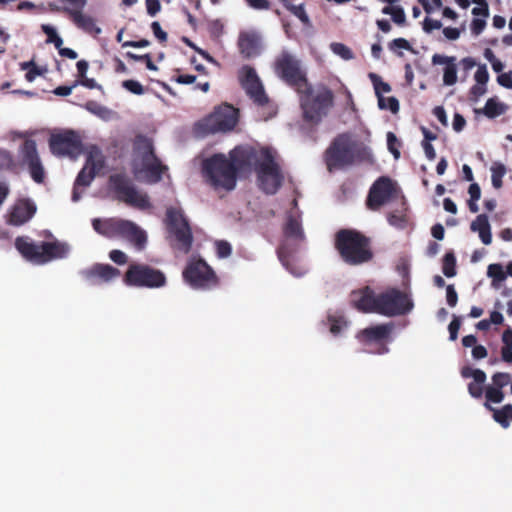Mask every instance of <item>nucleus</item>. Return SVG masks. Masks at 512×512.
<instances>
[{"label": "nucleus", "mask_w": 512, "mask_h": 512, "mask_svg": "<svg viewBox=\"0 0 512 512\" xmlns=\"http://www.w3.org/2000/svg\"><path fill=\"white\" fill-rule=\"evenodd\" d=\"M256 155L255 149L244 147L231 150L229 158L224 154H214L203 161V175L214 189L231 191L236 186L237 175L251 170Z\"/></svg>", "instance_id": "obj_1"}, {"label": "nucleus", "mask_w": 512, "mask_h": 512, "mask_svg": "<svg viewBox=\"0 0 512 512\" xmlns=\"http://www.w3.org/2000/svg\"><path fill=\"white\" fill-rule=\"evenodd\" d=\"M327 169L342 170L362 162H371L372 153L363 142L354 138L351 133L338 134L324 153Z\"/></svg>", "instance_id": "obj_2"}, {"label": "nucleus", "mask_w": 512, "mask_h": 512, "mask_svg": "<svg viewBox=\"0 0 512 512\" xmlns=\"http://www.w3.org/2000/svg\"><path fill=\"white\" fill-rule=\"evenodd\" d=\"M334 247L341 260L350 266L368 263L374 257L371 238L356 229L338 230L334 236Z\"/></svg>", "instance_id": "obj_3"}, {"label": "nucleus", "mask_w": 512, "mask_h": 512, "mask_svg": "<svg viewBox=\"0 0 512 512\" xmlns=\"http://www.w3.org/2000/svg\"><path fill=\"white\" fill-rule=\"evenodd\" d=\"M300 107L303 119L311 124H318L334 104V94L330 88L320 84L313 87L309 82L301 92Z\"/></svg>", "instance_id": "obj_4"}, {"label": "nucleus", "mask_w": 512, "mask_h": 512, "mask_svg": "<svg viewBox=\"0 0 512 512\" xmlns=\"http://www.w3.org/2000/svg\"><path fill=\"white\" fill-rule=\"evenodd\" d=\"M15 247L23 258L37 265L65 258L70 251L69 245L65 242L54 240L36 244L30 241L28 237H17Z\"/></svg>", "instance_id": "obj_5"}, {"label": "nucleus", "mask_w": 512, "mask_h": 512, "mask_svg": "<svg viewBox=\"0 0 512 512\" xmlns=\"http://www.w3.org/2000/svg\"><path fill=\"white\" fill-rule=\"evenodd\" d=\"M93 229L106 238H125L138 250H142L147 242L144 230L134 222L119 218H95L92 220Z\"/></svg>", "instance_id": "obj_6"}, {"label": "nucleus", "mask_w": 512, "mask_h": 512, "mask_svg": "<svg viewBox=\"0 0 512 512\" xmlns=\"http://www.w3.org/2000/svg\"><path fill=\"white\" fill-rule=\"evenodd\" d=\"M260 154L261 160L257 154L253 164L256 166L259 188L267 195H274L281 188L284 176L269 149H262Z\"/></svg>", "instance_id": "obj_7"}, {"label": "nucleus", "mask_w": 512, "mask_h": 512, "mask_svg": "<svg viewBox=\"0 0 512 512\" xmlns=\"http://www.w3.org/2000/svg\"><path fill=\"white\" fill-rule=\"evenodd\" d=\"M9 158L8 168L14 170L16 166L28 170L34 182L42 184L45 180V169L37 149V143L31 138H25L20 144L17 151V162H14L11 155L7 153Z\"/></svg>", "instance_id": "obj_8"}, {"label": "nucleus", "mask_w": 512, "mask_h": 512, "mask_svg": "<svg viewBox=\"0 0 512 512\" xmlns=\"http://www.w3.org/2000/svg\"><path fill=\"white\" fill-rule=\"evenodd\" d=\"M276 75L296 92H301L307 85L306 71L301 61L289 51L283 50L275 59Z\"/></svg>", "instance_id": "obj_9"}, {"label": "nucleus", "mask_w": 512, "mask_h": 512, "mask_svg": "<svg viewBox=\"0 0 512 512\" xmlns=\"http://www.w3.org/2000/svg\"><path fill=\"white\" fill-rule=\"evenodd\" d=\"M165 224L168 233L174 237L178 250L187 254L193 243V234L188 220L181 209L169 207L166 210Z\"/></svg>", "instance_id": "obj_10"}, {"label": "nucleus", "mask_w": 512, "mask_h": 512, "mask_svg": "<svg viewBox=\"0 0 512 512\" xmlns=\"http://www.w3.org/2000/svg\"><path fill=\"white\" fill-rule=\"evenodd\" d=\"M414 307L407 293L390 288L377 294V314L394 317L408 314Z\"/></svg>", "instance_id": "obj_11"}, {"label": "nucleus", "mask_w": 512, "mask_h": 512, "mask_svg": "<svg viewBox=\"0 0 512 512\" xmlns=\"http://www.w3.org/2000/svg\"><path fill=\"white\" fill-rule=\"evenodd\" d=\"M393 330V323L377 324L360 330L356 338L370 353L385 354L389 351Z\"/></svg>", "instance_id": "obj_12"}, {"label": "nucleus", "mask_w": 512, "mask_h": 512, "mask_svg": "<svg viewBox=\"0 0 512 512\" xmlns=\"http://www.w3.org/2000/svg\"><path fill=\"white\" fill-rule=\"evenodd\" d=\"M124 282L134 287L160 288L165 286L166 276L147 264L132 263L125 272Z\"/></svg>", "instance_id": "obj_13"}, {"label": "nucleus", "mask_w": 512, "mask_h": 512, "mask_svg": "<svg viewBox=\"0 0 512 512\" xmlns=\"http://www.w3.org/2000/svg\"><path fill=\"white\" fill-rule=\"evenodd\" d=\"M184 280L194 289L209 290L219 285V278L203 259L190 260L184 271Z\"/></svg>", "instance_id": "obj_14"}, {"label": "nucleus", "mask_w": 512, "mask_h": 512, "mask_svg": "<svg viewBox=\"0 0 512 512\" xmlns=\"http://www.w3.org/2000/svg\"><path fill=\"white\" fill-rule=\"evenodd\" d=\"M238 122V110L232 105L223 104L207 116L202 123L207 133L227 132L232 130Z\"/></svg>", "instance_id": "obj_15"}, {"label": "nucleus", "mask_w": 512, "mask_h": 512, "mask_svg": "<svg viewBox=\"0 0 512 512\" xmlns=\"http://www.w3.org/2000/svg\"><path fill=\"white\" fill-rule=\"evenodd\" d=\"M49 147L53 155L68 156L71 159H77L83 152L82 141L72 130L51 135Z\"/></svg>", "instance_id": "obj_16"}, {"label": "nucleus", "mask_w": 512, "mask_h": 512, "mask_svg": "<svg viewBox=\"0 0 512 512\" xmlns=\"http://www.w3.org/2000/svg\"><path fill=\"white\" fill-rule=\"evenodd\" d=\"M109 183L118 194L120 201L141 209L149 207L148 196L146 194H140L135 187L130 184L129 179L124 174L111 175L109 177Z\"/></svg>", "instance_id": "obj_17"}, {"label": "nucleus", "mask_w": 512, "mask_h": 512, "mask_svg": "<svg viewBox=\"0 0 512 512\" xmlns=\"http://www.w3.org/2000/svg\"><path fill=\"white\" fill-rule=\"evenodd\" d=\"M238 80L247 96L258 106H265L269 98L264 86L252 66L244 65L238 71Z\"/></svg>", "instance_id": "obj_18"}, {"label": "nucleus", "mask_w": 512, "mask_h": 512, "mask_svg": "<svg viewBox=\"0 0 512 512\" xmlns=\"http://www.w3.org/2000/svg\"><path fill=\"white\" fill-rule=\"evenodd\" d=\"M395 193V183L389 177L381 176L370 187L366 205L370 210H379L392 199Z\"/></svg>", "instance_id": "obj_19"}, {"label": "nucleus", "mask_w": 512, "mask_h": 512, "mask_svg": "<svg viewBox=\"0 0 512 512\" xmlns=\"http://www.w3.org/2000/svg\"><path fill=\"white\" fill-rule=\"evenodd\" d=\"M37 207L28 199H18L10 208L7 222L13 226H21L27 223L35 215Z\"/></svg>", "instance_id": "obj_20"}, {"label": "nucleus", "mask_w": 512, "mask_h": 512, "mask_svg": "<svg viewBox=\"0 0 512 512\" xmlns=\"http://www.w3.org/2000/svg\"><path fill=\"white\" fill-rule=\"evenodd\" d=\"M350 303L363 313H377V295L369 287L353 290L350 294Z\"/></svg>", "instance_id": "obj_21"}, {"label": "nucleus", "mask_w": 512, "mask_h": 512, "mask_svg": "<svg viewBox=\"0 0 512 512\" xmlns=\"http://www.w3.org/2000/svg\"><path fill=\"white\" fill-rule=\"evenodd\" d=\"M119 274L120 271L109 264H95L81 272L82 277L91 285L109 282Z\"/></svg>", "instance_id": "obj_22"}, {"label": "nucleus", "mask_w": 512, "mask_h": 512, "mask_svg": "<svg viewBox=\"0 0 512 512\" xmlns=\"http://www.w3.org/2000/svg\"><path fill=\"white\" fill-rule=\"evenodd\" d=\"M142 166L141 170L134 169V175L139 178L140 173L144 172L145 181L149 184L158 183L162 179V174L167 170V166L163 165L156 155L143 159Z\"/></svg>", "instance_id": "obj_23"}, {"label": "nucleus", "mask_w": 512, "mask_h": 512, "mask_svg": "<svg viewBox=\"0 0 512 512\" xmlns=\"http://www.w3.org/2000/svg\"><path fill=\"white\" fill-rule=\"evenodd\" d=\"M511 376L506 372H496L492 376V385L486 387L485 397L488 402L499 404L504 400L503 388L510 383Z\"/></svg>", "instance_id": "obj_24"}, {"label": "nucleus", "mask_w": 512, "mask_h": 512, "mask_svg": "<svg viewBox=\"0 0 512 512\" xmlns=\"http://www.w3.org/2000/svg\"><path fill=\"white\" fill-rule=\"evenodd\" d=\"M238 49L245 59L258 56L261 51L260 36L254 32H242L238 38Z\"/></svg>", "instance_id": "obj_25"}, {"label": "nucleus", "mask_w": 512, "mask_h": 512, "mask_svg": "<svg viewBox=\"0 0 512 512\" xmlns=\"http://www.w3.org/2000/svg\"><path fill=\"white\" fill-rule=\"evenodd\" d=\"M433 65H445L443 69V83L446 86H452L457 82V64L455 56H446L434 54L432 56Z\"/></svg>", "instance_id": "obj_26"}, {"label": "nucleus", "mask_w": 512, "mask_h": 512, "mask_svg": "<svg viewBox=\"0 0 512 512\" xmlns=\"http://www.w3.org/2000/svg\"><path fill=\"white\" fill-rule=\"evenodd\" d=\"M84 165L97 175L104 170L106 158L98 146L91 145L89 147Z\"/></svg>", "instance_id": "obj_27"}, {"label": "nucleus", "mask_w": 512, "mask_h": 512, "mask_svg": "<svg viewBox=\"0 0 512 512\" xmlns=\"http://www.w3.org/2000/svg\"><path fill=\"white\" fill-rule=\"evenodd\" d=\"M283 233L287 238H293L299 241H303L305 239L300 215L290 213L287 216L286 223L283 227Z\"/></svg>", "instance_id": "obj_28"}, {"label": "nucleus", "mask_w": 512, "mask_h": 512, "mask_svg": "<svg viewBox=\"0 0 512 512\" xmlns=\"http://www.w3.org/2000/svg\"><path fill=\"white\" fill-rule=\"evenodd\" d=\"M470 229L473 232H478L479 238L482 243L489 245L492 242L491 227L486 214H480L472 221Z\"/></svg>", "instance_id": "obj_29"}, {"label": "nucleus", "mask_w": 512, "mask_h": 512, "mask_svg": "<svg viewBox=\"0 0 512 512\" xmlns=\"http://www.w3.org/2000/svg\"><path fill=\"white\" fill-rule=\"evenodd\" d=\"M134 152L139 155L141 162L143 159L155 156L153 142L144 135H137L133 143Z\"/></svg>", "instance_id": "obj_30"}, {"label": "nucleus", "mask_w": 512, "mask_h": 512, "mask_svg": "<svg viewBox=\"0 0 512 512\" xmlns=\"http://www.w3.org/2000/svg\"><path fill=\"white\" fill-rule=\"evenodd\" d=\"M491 402L484 403V407L493 412V419L499 423L503 428H508L510 426V421H512V405L506 404L501 409H495L491 406Z\"/></svg>", "instance_id": "obj_31"}, {"label": "nucleus", "mask_w": 512, "mask_h": 512, "mask_svg": "<svg viewBox=\"0 0 512 512\" xmlns=\"http://www.w3.org/2000/svg\"><path fill=\"white\" fill-rule=\"evenodd\" d=\"M507 110V105L499 102L495 98H489L482 110H476L477 113H483L486 117L493 119L502 114Z\"/></svg>", "instance_id": "obj_32"}, {"label": "nucleus", "mask_w": 512, "mask_h": 512, "mask_svg": "<svg viewBox=\"0 0 512 512\" xmlns=\"http://www.w3.org/2000/svg\"><path fill=\"white\" fill-rule=\"evenodd\" d=\"M370 78L374 85L375 94L378 98V106L379 108H383L385 106L386 97L383 96V93H388L391 91V86L382 81L381 78L374 74H370Z\"/></svg>", "instance_id": "obj_33"}, {"label": "nucleus", "mask_w": 512, "mask_h": 512, "mask_svg": "<svg viewBox=\"0 0 512 512\" xmlns=\"http://www.w3.org/2000/svg\"><path fill=\"white\" fill-rule=\"evenodd\" d=\"M68 16L79 28L86 31H92L96 27L93 18L83 14V9L74 10Z\"/></svg>", "instance_id": "obj_34"}, {"label": "nucleus", "mask_w": 512, "mask_h": 512, "mask_svg": "<svg viewBox=\"0 0 512 512\" xmlns=\"http://www.w3.org/2000/svg\"><path fill=\"white\" fill-rule=\"evenodd\" d=\"M281 4L287 9L291 14L297 17L303 24L309 23V17L305 11L304 5H294L290 0H279Z\"/></svg>", "instance_id": "obj_35"}, {"label": "nucleus", "mask_w": 512, "mask_h": 512, "mask_svg": "<svg viewBox=\"0 0 512 512\" xmlns=\"http://www.w3.org/2000/svg\"><path fill=\"white\" fill-rule=\"evenodd\" d=\"M491 181L495 189H500L503 186V177L506 174V167L500 162H494L491 166Z\"/></svg>", "instance_id": "obj_36"}, {"label": "nucleus", "mask_w": 512, "mask_h": 512, "mask_svg": "<svg viewBox=\"0 0 512 512\" xmlns=\"http://www.w3.org/2000/svg\"><path fill=\"white\" fill-rule=\"evenodd\" d=\"M382 13L386 15H391L392 20L397 25H404L406 23V15L402 7L394 6L390 4L389 6H385L382 9Z\"/></svg>", "instance_id": "obj_37"}, {"label": "nucleus", "mask_w": 512, "mask_h": 512, "mask_svg": "<svg viewBox=\"0 0 512 512\" xmlns=\"http://www.w3.org/2000/svg\"><path fill=\"white\" fill-rule=\"evenodd\" d=\"M96 175V173L84 165L83 168L79 171L74 184L79 187H88Z\"/></svg>", "instance_id": "obj_38"}, {"label": "nucleus", "mask_w": 512, "mask_h": 512, "mask_svg": "<svg viewBox=\"0 0 512 512\" xmlns=\"http://www.w3.org/2000/svg\"><path fill=\"white\" fill-rule=\"evenodd\" d=\"M442 271L446 277H454L456 275V258L453 252H447L445 254Z\"/></svg>", "instance_id": "obj_39"}, {"label": "nucleus", "mask_w": 512, "mask_h": 512, "mask_svg": "<svg viewBox=\"0 0 512 512\" xmlns=\"http://www.w3.org/2000/svg\"><path fill=\"white\" fill-rule=\"evenodd\" d=\"M61 2L68 3L69 6L60 8L56 5H50L52 11H62L67 15H70L72 11L78 9H84L87 4V0H60Z\"/></svg>", "instance_id": "obj_40"}, {"label": "nucleus", "mask_w": 512, "mask_h": 512, "mask_svg": "<svg viewBox=\"0 0 512 512\" xmlns=\"http://www.w3.org/2000/svg\"><path fill=\"white\" fill-rule=\"evenodd\" d=\"M487 275L492 278L493 282H503L507 278V274L503 270L501 264L493 263L488 266Z\"/></svg>", "instance_id": "obj_41"}, {"label": "nucleus", "mask_w": 512, "mask_h": 512, "mask_svg": "<svg viewBox=\"0 0 512 512\" xmlns=\"http://www.w3.org/2000/svg\"><path fill=\"white\" fill-rule=\"evenodd\" d=\"M460 374L463 378H473L475 381L480 382L486 381L487 376L486 373L481 369H473L470 366H463L461 368Z\"/></svg>", "instance_id": "obj_42"}, {"label": "nucleus", "mask_w": 512, "mask_h": 512, "mask_svg": "<svg viewBox=\"0 0 512 512\" xmlns=\"http://www.w3.org/2000/svg\"><path fill=\"white\" fill-rule=\"evenodd\" d=\"M388 48L399 57H402L403 53L401 51H398V49L413 51L409 41L406 40L405 38L393 39L392 41L389 42Z\"/></svg>", "instance_id": "obj_43"}, {"label": "nucleus", "mask_w": 512, "mask_h": 512, "mask_svg": "<svg viewBox=\"0 0 512 512\" xmlns=\"http://www.w3.org/2000/svg\"><path fill=\"white\" fill-rule=\"evenodd\" d=\"M42 31L47 35V42L53 43L57 49L63 44L62 38L57 34L56 30L49 25H43Z\"/></svg>", "instance_id": "obj_44"}, {"label": "nucleus", "mask_w": 512, "mask_h": 512, "mask_svg": "<svg viewBox=\"0 0 512 512\" xmlns=\"http://www.w3.org/2000/svg\"><path fill=\"white\" fill-rule=\"evenodd\" d=\"M328 322L330 324L329 330L335 336H337L342 329L347 326V322L343 317L329 316Z\"/></svg>", "instance_id": "obj_45"}, {"label": "nucleus", "mask_w": 512, "mask_h": 512, "mask_svg": "<svg viewBox=\"0 0 512 512\" xmlns=\"http://www.w3.org/2000/svg\"><path fill=\"white\" fill-rule=\"evenodd\" d=\"M400 146H401V143L398 140V138L396 137V135L393 132H388L387 133V147L395 159H398L400 157V151H399Z\"/></svg>", "instance_id": "obj_46"}, {"label": "nucleus", "mask_w": 512, "mask_h": 512, "mask_svg": "<svg viewBox=\"0 0 512 512\" xmlns=\"http://www.w3.org/2000/svg\"><path fill=\"white\" fill-rule=\"evenodd\" d=\"M216 254L219 258H227L232 253V246L228 241L217 240L215 242Z\"/></svg>", "instance_id": "obj_47"}, {"label": "nucleus", "mask_w": 512, "mask_h": 512, "mask_svg": "<svg viewBox=\"0 0 512 512\" xmlns=\"http://www.w3.org/2000/svg\"><path fill=\"white\" fill-rule=\"evenodd\" d=\"M332 51L339 55L344 60H350L353 58V53L349 47L342 43H332L331 44Z\"/></svg>", "instance_id": "obj_48"}, {"label": "nucleus", "mask_w": 512, "mask_h": 512, "mask_svg": "<svg viewBox=\"0 0 512 512\" xmlns=\"http://www.w3.org/2000/svg\"><path fill=\"white\" fill-rule=\"evenodd\" d=\"M486 381H480V382H477L473 379L472 382L468 383V392L470 394L471 397L475 398V399H480L482 396H483V392H484V388H483V385Z\"/></svg>", "instance_id": "obj_49"}, {"label": "nucleus", "mask_w": 512, "mask_h": 512, "mask_svg": "<svg viewBox=\"0 0 512 512\" xmlns=\"http://www.w3.org/2000/svg\"><path fill=\"white\" fill-rule=\"evenodd\" d=\"M85 108L89 112H91L99 117H105V115L109 112V110L105 106L99 104L96 101H88L85 105Z\"/></svg>", "instance_id": "obj_50"}, {"label": "nucleus", "mask_w": 512, "mask_h": 512, "mask_svg": "<svg viewBox=\"0 0 512 512\" xmlns=\"http://www.w3.org/2000/svg\"><path fill=\"white\" fill-rule=\"evenodd\" d=\"M122 86L126 90H128L129 92H131L135 95H142L145 92L144 87L141 85L140 82H138L136 80H132V79L125 80V81H123Z\"/></svg>", "instance_id": "obj_51"}, {"label": "nucleus", "mask_w": 512, "mask_h": 512, "mask_svg": "<svg viewBox=\"0 0 512 512\" xmlns=\"http://www.w3.org/2000/svg\"><path fill=\"white\" fill-rule=\"evenodd\" d=\"M477 84L486 85L489 80V73L485 65H480L474 75Z\"/></svg>", "instance_id": "obj_52"}, {"label": "nucleus", "mask_w": 512, "mask_h": 512, "mask_svg": "<svg viewBox=\"0 0 512 512\" xmlns=\"http://www.w3.org/2000/svg\"><path fill=\"white\" fill-rule=\"evenodd\" d=\"M460 326H461L460 318L457 316H454L448 326L450 340L455 341L457 339Z\"/></svg>", "instance_id": "obj_53"}, {"label": "nucleus", "mask_w": 512, "mask_h": 512, "mask_svg": "<svg viewBox=\"0 0 512 512\" xmlns=\"http://www.w3.org/2000/svg\"><path fill=\"white\" fill-rule=\"evenodd\" d=\"M446 301L450 307H455L458 302V294L452 284L446 287Z\"/></svg>", "instance_id": "obj_54"}, {"label": "nucleus", "mask_w": 512, "mask_h": 512, "mask_svg": "<svg viewBox=\"0 0 512 512\" xmlns=\"http://www.w3.org/2000/svg\"><path fill=\"white\" fill-rule=\"evenodd\" d=\"M486 27L485 19L474 18L471 22V32L475 36L480 35Z\"/></svg>", "instance_id": "obj_55"}, {"label": "nucleus", "mask_w": 512, "mask_h": 512, "mask_svg": "<svg viewBox=\"0 0 512 512\" xmlns=\"http://www.w3.org/2000/svg\"><path fill=\"white\" fill-rule=\"evenodd\" d=\"M441 27L442 23L439 20H434L427 17L423 21V30L426 33H431L433 30L440 29Z\"/></svg>", "instance_id": "obj_56"}, {"label": "nucleus", "mask_w": 512, "mask_h": 512, "mask_svg": "<svg viewBox=\"0 0 512 512\" xmlns=\"http://www.w3.org/2000/svg\"><path fill=\"white\" fill-rule=\"evenodd\" d=\"M109 257L114 263L118 265H123L127 262V255L121 250L114 249L110 251Z\"/></svg>", "instance_id": "obj_57"}, {"label": "nucleus", "mask_w": 512, "mask_h": 512, "mask_svg": "<svg viewBox=\"0 0 512 512\" xmlns=\"http://www.w3.org/2000/svg\"><path fill=\"white\" fill-rule=\"evenodd\" d=\"M151 29L155 35V37L160 41V42H166L167 41V33L165 31L162 30L159 22L157 21H154L152 22L151 24Z\"/></svg>", "instance_id": "obj_58"}, {"label": "nucleus", "mask_w": 512, "mask_h": 512, "mask_svg": "<svg viewBox=\"0 0 512 512\" xmlns=\"http://www.w3.org/2000/svg\"><path fill=\"white\" fill-rule=\"evenodd\" d=\"M247 4L256 10H268L270 2L268 0H245Z\"/></svg>", "instance_id": "obj_59"}, {"label": "nucleus", "mask_w": 512, "mask_h": 512, "mask_svg": "<svg viewBox=\"0 0 512 512\" xmlns=\"http://www.w3.org/2000/svg\"><path fill=\"white\" fill-rule=\"evenodd\" d=\"M146 9L147 13L150 16H155L161 9V4L159 0H146Z\"/></svg>", "instance_id": "obj_60"}, {"label": "nucleus", "mask_w": 512, "mask_h": 512, "mask_svg": "<svg viewBox=\"0 0 512 512\" xmlns=\"http://www.w3.org/2000/svg\"><path fill=\"white\" fill-rule=\"evenodd\" d=\"M382 109H388L392 113H397L399 111V101L396 97H386L385 106Z\"/></svg>", "instance_id": "obj_61"}, {"label": "nucleus", "mask_w": 512, "mask_h": 512, "mask_svg": "<svg viewBox=\"0 0 512 512\" xmlns=\"http://www.w3.org/2000/svg\"><path fill=\"white\" fill-rule=\"evenodd\" d=\"M452 125H453V129L456 132H460L464 129V127L466 125V120L461 114L455 113L454 117H453Z\"/></svg>", "instance_id": "obj_62"}, {"label": "nucleus", "mask_w": 512, "mask_h": 512, "mask_svg": "<svg viewBox=\"0 0 512 512\" xmlns=\"http://www.w3.org/2000/svg\"><path fill=\"white\" fill-rule=\"evenodd\" d=\"M389 224L397 227H402L405 224V217L395 213H389L387 216Z\"/></svg>", "instance_id": "obj_63"}, {"label": "nucleus", "mask_w": 512, "mask_h": 512, "mask_svg": "<svg viewBox=\"0 0 512 512\" xmlns=\"http://www.w3.org/2000/svg\"><path fill=\"white\" fill-rule=\"evenodd\" d=\"M497 82L508 89H512V76L510 73H502L497 77Z\"/></svg>", "instance_id": "obj_64"}]
</instances>
